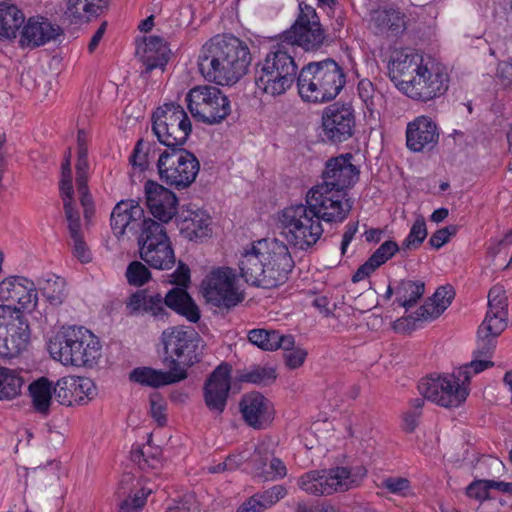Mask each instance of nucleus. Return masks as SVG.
<instances>
[{
  "instance_id": "nucleus-11",
  "label": "nucleus",
  "mask_w": 512,
  "mask_h": 512,
  "mask_svg": "<svg viewBox=\"0 0 512 512\" xmlns=\"http://www.w3.org/2000/svg\"><path fill=\"white\" fill-rule=\"evenodd\" d=\"M138 244L141 259L150 267L169 270L175 265V253L166 229L155 220L144 221Z\"/></svg>"
},
{
  "instance_id": "nucleus-24",
  "label": "nucleus",
  "mask_w": 512,
  "mask_h": 512,
  "mask_svg": "<svg viewBox=\"0 0 512 512\" xmlns=\"http://www.w3.org/2000/svg\"><path fill=\"white\" fill-rule=\"evenodd\" d=\"M439 128L428 116H418L407 124L406 146L412 152H429L438 144Z\"/></svg>"
},
{
  "instance_id": "nucleus-36",
  "label": "nucleus",
  "mask_w": 512,
  "mask_h": 512,
  "mask_svg": "<svg viewBox=\"0 0 512 512\" xmlns=\"http://www.w3.org/2000/svg\"><path fill=\"white\" fill-rule=\"evenodd\" d=\"M404 14L389 8L377 10L372 15V22L379 33L398 36L405 30Z\"/></svg>"
},
{
  "instance_id": "nucleus-5",
  "label": "nucleus",
  "mask_w": 512,
  "mask_h": 512,
  "mask_svg": "<svg viewBox=\"0 0 512 512\" xmlns=\"http://www.w3.org/2000/svg\"><path fill=\"white\" fill-rule=\"evenodd\" d=\"M48 351L63 365L92 367L101 357V343L90 330L69 327L49 340Z\"/></svg>"
},
{
  "instance_id": "nucleus-52",
  "label": "nucleus",
  "mask_w": 512,
  "mask_h": 512,
  "mask_svg": "<svg viewBox=\"0 0 512 512\" xmlns=\"http://www.w3.org/2000/svg\"><path fill=\"white\" fill-rule=\"evenodd\" d=\"M507 296L503 286L495 285L488 293V311L491 312H508Z\"/></svg>"
},
{
  "instance_id": "nucleus-50",
  "label": "nucleus",
  "mask_w": 512,
  "mask_h": 512,
  "mask_svg": "<svg viewBox=\"0 0 512 512\" xmlns=\"http://www.w3.org/2000/svg\"><path fill=\"white\" fill-rule=\"evenodd\" d=\"M126 278L130 285L142 286L150 280L151 273L143 263L133 261L127 267Z\"/></svg>"
},
{
  "instance_id": "nucleus-25",
  "label": "nucleus",
  "mask_w": 512,
  "mask_h": 512,
  "mask_svg": "<svg viewBox=\"0 0 512 512\" xmlns=\"http://www.w3.org/2000/svg\"><path fill=\"white\" fill-rule=\"evenodd\" d=\"M143 208L134 200H122L112 210L110 222L113 234L119 239L126 231L136 234L148 220Z\"/></svg>"
},
{
  "instance_id": "nucleus-16",
  "label": "nucleus",
  "mask_w": 512,
  "mask_h": 512,
  "mask_svg": "<svg viewBox=\"0 0 512 512\" xmlns=\"http://www.w3.org/2000/svg\"><path fill=\"white\" fill-rule=\"evenodd\" d=\"M449 77L445 67L431 57L418 71L416 77L405 84L402 92L407 97L420 102H428L442 96L448 89Z\"/></svg>"
},
{
  "instance_id": "nucleus-53",
  "label": "nucleus",
  "mask_w": 512,
  "mask_h": 512,
  "mask_svg": "<svg viewBox=\"0 0 512 512\" xmlns=\"http://www.w3.org/2000/svg\"><path fill=\"white\" fill-rule=\"evenodd\" d=\"M379 488L386 489L390 493L400 496H407L410 491L411 484L404 477H387L378 484Z\"/></svg>"
},
{
  "instance_id": "nucleus-1",
  "label": "nucleus",
  "mask_w": 512,
  "mask_h": 512,
  "mask_svg": "<svg viewBox=\"0 0 512 512\" xmlns=\"http://www.w3.org/2000/svg\"><path fill=\"white\" fill-rule=\"evenodd\" d=\"M316 192L308 191L305 204L286 207L280 217L286 240L299 250H308L320 240L324 231L321 221L337 223L347 218L346 210L337 207L335 200H325Z\"/></svg>"
},
{
  "instance_id": "nucleus-46",
  "label": "nucleus",
  "mask_w": 512,
  "mask_h": 512,
  "mask_svg": "<svg viewBox=\"0 0 512 512\" xmlns=\"http://www.w3.org/2000/svg\"><path fill=\"white\" fill-rule=\"evenodd\" d=\"M358 94L364 102L370 114L378 112V108L382 105L383 95L381 92L376 91L372 82L363 79L358 83Z\"/></svg>"
},
{
  "instance_id": "nucleus-57",
  "label": "nucleus",
  "mask_w": 512,
  "mask_h": 512,
  "mask_svg": "<svg viewBox=\"0 0 512 512\" xmlns=\"http://www.w3.org/2000/svg\"><path fill=\"white\" fill-rule=\"evenodd\" d=\"M454 296L455 292L451 286H441L429 300L439 308L438 311L443 313L451 304Z\"/></svg>"
},
{
  "instance_id": "nucleus-2",
  "label": "nucleus",
  "mask_w": 512,
  "mask_h": 512,
  "mask_svg": "<svg viewBox=\"0 0 512 512\" xmlns=\"http://www.w3.org/2000/svg\"><path fill=\"white\" fill-rule=\"evenodd\" d=\"M238 267L248 284L271 289L286 282L294 261L286 244L277 239H262L243 250Z\"/></svg>"
},
{
  "instance_id": "nucleus-18",
  "label": "nucleus",
  "mask_w": 512,
  "mask_h": 512,
  "mask_svg": "<svg viewBox=\"0 0 512 512\" xmlns=\"http://www.w3.org/2000/svg\"><path fill=\"white\" fill-rule=\"evenodd\" d=\"M201 290L207 302L231 308L240 303L244 296L236 284V276L231 268L212 270L201 283Z\"/></svg>"
},
{
  "instance_id": "nucleus-64",
  "label": "nucleus",
  "mask_w": 512,
  "mask_h": 512,
  "mask_svg": "<svg viewBox=\"0 0 512 512\" xmlns=\"http://www.w3.org/2000/svg\"><path fill=\"white\" fill-rule=\"evenodd\" d=\"M496 76L503 85H512V59L498 64Z\"/></svg>"
},
{
  "instance_id": "nucleus-15",
  "label": "nucleus",
  "mask_w": 512,
  "mask_h": 512,
  "mask_svg": "<svg viewBox=\"0 0 512 512\" xmlns=\"http://www.w3.org/2000/svg\"><path fill=\"white\" fill-rule=\"evenodd\" d=\"M418 390L425 399L445 408L460 406L470 392V388L460 380L456 370L451 374L422 379Z\"/></svg>"
},
{
  "instance_id": "nucleus-12",
  "label": "nucleus",
  "mask_w": 512,
  "mask_h": 512,
  "mask_svg": "<svg viewBox=\"0 0 512 512\" xmlns=\"http://www.w3.org/2000/svg\"><path fill=\"white\" fill-rule=\"evenodd\" d=\"M192 116L200 122L214 125L221 123L231 112L230 100L215 86H196L186 95Z\"/></svg>"
},
{
  "instance_id": "nucleus-28",
  "label": "nucleus",
  "mask_w": 512,
  "mask_h": 512,
  "mask_svg": "<svg viewBox=\"0 0 512 512\" xmlns=\"http://www.w3.org/2000/svg\"><path fill=\"white\" fill-rule=\"evenodd\" d=\"M52 387L57 402L65 406L80 403L84 399L83 394L90 398L94 390L91 380L74 376L63 377Z\"/></svg>"
},
{
  "instance_id": "nucleus-47",
  "label": "nucleus",
  "mask_w": 512,
  "mask_h": 512,
  "mask_svg": "<svg viewBox=\"0 0 512 512\" xmlns=\"http://www.w3.org/2000/svg\"><path fill=\"white\" fill-rule=\"evenodd\" d=\"M276 379V371L271 367L255 366L249 371L243 373L240 377L242 382L269 385Z\"/></svg>"
},
{
  "instance_id": "nucleus-7",
  "label": "nucleus",
  "mask_w": 512,
  "mask_h": 512,
  "mask_svg": "<svg viewBox=\"0 0 512 512\" xmlns=\"http://www.w3.org/2000/svg\"><path fill=\"white\" fill-rule=\"evenodd\" d=\"M366 474L367 470L362 465L311 470L298 478L297 485L302 491L310 495H332L357 488Z\"/></svg>"
},
{
  "instance_id": "nucleus-23",
  "label": "nucleus",
  "mask_w": 512,
  "mask_h": 512,
  "mask_svg": "<svg viewBox=\"0 0 512 512\" xmlns=\"http://www.w3.org/2000/svg\"><path fill=\"white\" fill-rule=\"evenodd\" d=\"M145 203L149 212L161 223H168L177 214L176 195L161 184L148 180L144 185Z\"/></svg>"
},
{
  "instance_id": "nucleus-29",
  "label": "nucleus",
  "mask_w": 512,
  "mask_h": 512,
  "mask_svg": "<svg viewBox=\"0 0 512 512\" xmlns=\"http://www.w3.org/2000/svg\"><path fill=\"white\" fill-rule=\"evenodd\" d=\"M240 410L245 422L256 429L266 427L272 418L269 400L258 392L244 395L240 401Z\"/></svg>"
},
{
  "instance_id": "nucleus-10",
  "label": "nucleus",
  "mask_w": 512,
  "mask_h": 512,
  "mask_svg": "<svg viewBox=\"0 0 512 512\" xmlns=\"http://www.w3.org/2000/svg\"><path fill=\"white\" fill-rule=\"evenodd\" d=\"M152 131L158 141L168 148L183 149L192 126L183 107L176 103H166L152 115Z\"/></svg>"
},
{
  "instance_id": "nucleus-19",
  "label": "nucleus",
  "mask_w": 512,
  "mask_h": 512,
  "mask_svg": "<svg viewBox=\"0 0 512 512\" xmlns=\"http://www.w3.org/2000/svg\"><path fill=\"white\" fill-rule=\"evenodd\" d=\"M354 109L349 104L335 103L326 107L321 117V136L326 142L339 144L350 139L355 131Z\"/></svg>"
},
{
  "instance_id": "nucleus-38",
  "label": "nucleus",
  "mask_w": 512,
  "mask_h": 512,
  "mask_svg": "<svg viewBox=\"0 0 512 512\" xmlns=\"http://www.w3.org/2000/svg\"><path fill=\"white\" fill-rule=\"evenodd\" d=\"M211 219L209 215L202 210H188L184 215L182 229L187 236L192 239L203 238L209 235Z\"/></svg>"
},
{
  "instance_id": "nucleus-13",
  "label": "nucleus",
  "mask_w": 512,
  "mask_h": 512,
  "mask_svg": "<svg viewBox=\"0 0 512 512\" xmlns=\"http://www.w3.org/2000/svg\"><path fill=\"white\" fill-rule=\"evenodd\" d=\"M160 179L177 189L189 187L200 169L197 157L186 149L165 150L157 162Z\"/></svg>"
},
{
  "instance_id": "nucleus-59",
  "label": "nucleus",
  "mask_w": 512,
  "mask_h": 512,
  "mask_svg": "<svg viewBox=\"0 0 512 512\" xmlns=\"http://www.w3.org/2000/svg\"><path fill=\"white\" fill-rule=\"evenodd\" d=\"M490 480H477L472 482L466 489V493L470 498L477 500H485L489 496L491 486Z\"/></svg>"
},
{
  "instance_id": "nucleus-33",
  "label": "nucleus",
  "mask_w": 512,
  "mask_h": 512,
  "mask_svg": "<svg viewBox=\"0 0 512 512\" xmlns=\"http://www.w3.org/2000/svg\"><path fill=\"white\" fill-rule=\"evenodd\" d=\"M287 495V489L283 485H274L262 492L255 493L244 501L236 512H263Z\"/></svg>"
},
{
  "instance_id": "nucleus-60",
  "label": "nucleus",
  "mask_w": 512,
  "mask_h": 512,
  "mask_svg": "<svg viewBox=\"0 0 512 512\" xmlns=\"http://www.w3.org/2000/svg\"><path fill=\"white\" fill-rule=\"evenodd\" d=\"M169 282L176 285V287L186 288L190 283V269L189 267L179 262L177 269L170 275Z\"/></svg>"
},
{
  "instance_id": "nucleus-51",
  "label": "nucleus",
  "mask_w": 512,
  "mask_h": 512,
  "mask_svg": "<svg viewBox=\"0 0 512 512\" xmlns=\"http://www.w3.org/2000/svg\"><path fill=\"white\" fill-rule=\"evenodd\" d=\"M492 366L493 362L489 360H472L470 363L464 364L455 370L458 373L460 380L466 383L469 387L470 380L473 375H476Z\"/></svg>"
},
{
  "instance_id": "nucleus-43",
  "label": "nucleus",
  "mask_w": 512,
  "mask_h": 512,
  "mask_svg": "<svg viewBox=\"0 0 512 512\" xmlns=\"http://www.w3.org/2000/svg\"><path fill=\"white\" fill-rule=\"evenodd\" d=\"M23 383L16 370L0 367V400H10L18 396Z\"/></svg>"
},
{
  "instance_id": "nucleus-45",
  "label": "nucleus",
  "mask_w": 512,
  "mask_h": 512,
  "mask_svg": "<svg viewBox=\"0 0 512 512\" xmlns=\"http://www.w3.org/2000/svg\"><path fill=\"white\" fill-rule=\"evenodd\" d=\"M507 316L508 312L497 313L488 311L478 329V334L481 336L497 337L507 326Z\"/></svg>"
},
{
  "instance_id": "nucleus-41",
  "label": "nucleus",
  "mask_w": 512,
  "mask_h": 512,
  "mask_svg": "<svg viewBox=\"0 0 512 512\" xmlns=\"http://www.w3.org/2000/svg\"><path fill=\"white\" fill-rule=\"evenodd\" d=\"M425 285L422 281L401 280L395 288L396 302L408 309L423 296Z\"/></svg>"
},
{
  "instance_id": "nucleus-35",
  "label": "nucleus",
  "mask_w": 512,
  "mask_h": 512,
  "mask_svg": "<svg viewBox=\"0 0 512 512\" xmlns=\"http://www.w3.org/2000/svg\"><path fill=\"white\" fill-rule=\"evenodd\" d=\"M64 212L66 220L68 221L69 234L73 242L74 255L81 262L90 261V253L81 233L80 215L78 211L75 209L73 204H71L69 201H66Z\"/></svg>"
},
{
  "instance_id": "nucleus-17",
  "label": "nucleus",
  "mask_w": 512,
  "mask_h": 512,
  "mask_svg": "<svg viewBox=\"0 0 512 512\" xmlns=\"http://www.w3.org/2000/svg\"><path fill=\"white\" fill-rule=\"evenodd\" d=\"M300 14L294 25L284 32L283 38L287 48L294 52V45L306 51L318 49L324 42L325 34L316 10L307 4L299 5Z\"/></svg>"
},
{
  "instance_id": "nucleus-9",
  "label": "nucleus",
  "mask_w": 512,
  "mask_h": 512,
  "mask_svg": "<svg viewBox=\"0 0 512 512\" xmlns=\"http://www.w3.org/2000/svg\"><path fill=\"white\" fill-rule=\"evenodd\" d=\"M162 341L167 355L165 366L176 374L182 372L186 379V369L200 360L198 350L201 337L191 327H173L162 333Z\"/></svg>"
},
{
  "instance_id": "nucleus-48",
  "label": "nucleus",
  "mask_w": 512,
  "mask_h": 512,
  "mask_svg": "<svg viewBox=\"0 0 512 512\" xmlns=\"http://www.w3.org/2000/svg\"><path fill=\"white\" fill-rule=\"evenodd\" d=\"M276 331L267 329H253L248 333L249 341L266 351L276 350Z\"/></svg>"
},
{
  "instance_id": "nucleus-54",
  "label": "nucleus",
  "mask_w": 512,
  "mask_h": 512,
  "mask_svg": "<svg viewBox=\"0 0 512 512\" xmlns=\"http://www.w3.org/2000/svg\"><path fill=\"white\" fill-rule=\"evenodd\" d=\"M62 178L60 181V192L63 200V204L65 205L66 201L72 203V194H73V186H72V173H71V162L68 159H64L62 163Z\"/></svg>"
},
{
  "instance_id": "nucleus-37",
  "label": "nucleus",
  "mask_w": 512,
  "mask_h": 512,
  "mask_svg": "<svg viewBox=\"0 0 512 512\" xmlns=\"http://www.w3.org/2000/svg\"><path fill=\"white\" fill-rule=\"evenodd\" d=\"M24 20L25 16L17 6L6 2L0 3V37L15 38Z\"/></svg>"
},
{
  "instance_id": "nucleus-6",
  "label": "nucleus",
  "mask_w": 512,
  "mask_h": 512,
  "mask_svg": "<svg viewBox=\"0 0 512 512\" xmlns=\"http://www.w3.org/2000/svg\"><path fill=\"white\" fill-rule=\"evenodd\" d=\"M297 70L292 51L284 43H280L257 65L256 88L269 96L282 95L292 87Z\"/></svg>"
},
{
  "instance_id": "nucleus-32",
  "label": "nucleus",
  "mask_w": 512,
  "mask_h": 512,
  "mask_svg": "<svg viewBox=\"0 0 512 512\" xmlns=\"http://www.w3.org/2000/svg\"><path fill=\"white\" fill-rule=\"evenodd\" d=\"M129 378L140 385L157 388L182 381L185 379V375L182 372L181 374H176L172 369H168V372H163L150 367H138L131 371Z\"/></svg>"
},
{
  "instance_id": "nucleus-26",
  "label": "nucleus",
  "mask_w": 512,
  "mask_h": 512,
  "mask_svg": "<svg viewBox=\"0 0 512 512\" xmlns=\"http://www.w3.org/2000/svg\"><path fill=\"white\" fill-rule=\"evenodd\" d=\"M62 34L60 26L44 17H31L23 26L20 38L22 47L36 48L55 40Z\"/></svg>"
},
{
  "instance_id": "nucleus-14",
  "label": "nucleus",
  "mask_w": 512,
  "mask_h": 512,
  "mask_svg": "<svg viewBox=\"0 0 512 512\" xmlns=\"http://www.w3.org/2000/svg\"><path fill=\"white\" fill-rule=\"evenodd\" d=\"M30 328L25 315L11 305H0V356L15 357L26 350Z\"/></svg>"
},
{
  "instance_id": "nucleus-58",
  "label": "nucleus",
  "mask_w": 512,
  "mask_h": 512,
  "mask_svg": "<svg viewBox=\"0 0 512 512\" xmlns=\"http://www.w3.org/2000/svg\"><path fill=\"white\" fill-rule=\"evenodd\" d=\"M165 297L162 298L160 294H148L144 312L150 313L156 318L163 319L166 315Z\"/></svg>"
},
{
  "instance_id": "nucleus-22",
  "label": "nucleus",
  "mask_w": 512,
  "mask_h": 512,
  "mask_svg": "<svg viewBox=\"0 0 512 512\" xmlns=\"http://www.w3.org/2000/svg\"><path fill=\"white\" fill-rule=\"evenodd\" d=\"M0 301L8 303L12 308H34L38 301V293L33 281L20 276H11L0 282Z\"/></svg>"
},
{
  "instance_id": "nucleus-27",
  "label": "nucleus",
  "mask_w": 512,
  "mask_h": 512,
  "mask_svg": "<svg viewBox=\"0 0 512 512\" xmlns=\"http://www.w3.org/2000/svg\"><path fill=\"white\" fill-rule=\"evenodd\" d=\"M249 465L255 476L264 480L283 478L287 474L283 461L275 457L268 445L264 443L254 447L253 453L250 454Z\"/></svg>"
},
{
  "instance_id": "nucleus-61",
  "label": "nucleus",
  "mask_w": 512,
  "mask_h": 512,
  "mask_svg": "<svg viewBox=\"0 0 512 512\" xmlns=\"http://www.w3.org/2000/svg\"><path fill=\"white\" fill-rule=\"evenodd\" d=\"M143 141L139 140L129 158V162L134 169L140 172L144 171L148 166L147 154L142 149Z\"/></svg>"
},
{
  "instance_id": "nucleus-8",
  "label": "nucleus",
  "mask_w": 512,
  "mask_h": 512,
  "mask_svg": "<svg viewBox=\"0 0 512 512\" xmlns=\"http://www.w3.org/2000/svg\"><path fill=\"white\" fill-rule=\"evenodd\" d=\"M352 160L351 153L329 159L322 173L323 182L309 190L317 191L316 196L321 195L325 200H335L337 207L341 206L346 210V216L352 208L349 199L346 198V189L353 186L359 176V170Z\"/></svg>"
},
{
  "instance_id": "nucleus-44",
  "label": "nucleus",
  "mask_w": 512,
  "mask_h": 512,
  "mask_svg": "<svg viewBox=\"0 0 512 512\" xmlns=\"http://www.w3.org/2000/svg\"><path fill=\"white\" fill-rule=\"evenodd\" d=\"M427 237L426 223L423 217H418L413 223L408 236L402 242L401 255L408 256V251L415 250L421 246Z\"/></svg>"
},
{
  "instance_id": "nucleus-62",
  "label": "nucleus",
  "mask_w": 512,
  "mask_h": 512,
  "mask_svg": "<svg viewBox=\"0 0 512 512\" xmlns=\"http://www.w3.org/2000/svg\"><path fill=\"white\" fill-rule=\"evenodd\" d=\"M308 352L300 347L292 349V351L285 354V363L291 369L299 368L303 365Z\"/></svg>"
},
{
  "instance_id": "nucleus-20",
  "label": "nucleus",
  "mask_w": 512,
  "mask_h": 512,
  "mask_svg": "<svg viewBox=\"0 0 512 512\" xmlns=\"http://www.w3.org/2000/svg\"><path fill=\"white\" fill-rule=\"evenodd\" d=\"M427 57L412 48L396 50L388 63V75L397 89L404 91L425 64Z\"/></svg>"
},
{
  "instance_id": "nucleus-40",
  "label": "nucleus",
  "mask_w": 512,
  "mask_h": 512,
  "mask_svg": "<svg viewBox=\"0 0 512 512\" xmlns=\"http://www.w3.org/2000/svg\"><path fill=\"white\" fill-rule=\"evenodd\" d=\"M29 392L36 412L47 415L52 399V382L45 377H41L29 385Z\"/></svg>"
},
{
  "instance_id": "nucleus-3",
  "label": "nucleus",
  "mask_w": 512,
  "mask_h": 512,
  "mask_svg": "<svg viewBox=\"0 0 512 512\" xmlns=\"http://www.w3.org/2000/svg\"><path fill=\"white\" fill-rule=\"evenodd\" d=\"M248 46L231 35H217L206 42L198 56V67L205 79L218 85H232L248 71Z\"/></svg>"
},
{
  "instance_id": "nucleus-4",
  "label": "nucleus",
  "mask_w": 512,
  "mask_h": 512,
  "mask_svg": "<svg viewBox=\"0 0 512 512\" xmlns=\"http://www.w3.org/2000/svg\"><path fill=\"white\" fill-rule=\"evenodd\" d=\"M346 82L341 66L332 59L310 62L297 77L300 97L311 103H324L333 100Z\"/></svg>"
},
{
  "instance_id": "nucleus-49",
  "label": "nucleus",
  "mask_w": 512,
  "mask_h": 512,
  "mask_svg": "<svg viewBox=\"0 0 512 512\" xmlns=\"http://www.w3.org/2000/svg\"><path fill=\"white\" fill-rule=\"evenodd\" d=\"M397 252L401 254V246L393 240L383 242L376 251L369 257V261L374 267L379 268L381 265L391 259Z\"/></svg>"
},
{
  "instance_id": "nucleus-21",
  "label": "nucleus",
  "mask_w": 512,
  "mask_h": 512,
  "mask_svg": "<svg viewBox=\"0 0 512 512\" xmlns=\"http://www.w3.org/2000/svg\"><path fill=\"white\" fill-rule=\"evenodd\" d=\"M231 366L221 363L208 376L203 387L204 401L208 409L221 414L226 408L231 389Z\"/></svg>"
},
{
  "instance_id": "nucleus-39",
  "label": "nucleus",
  "mask_w": 512,
  "mask_h": 512,
  "mask_svg": "<svg viewBox=\"0 0 512 512\" xmlns=\"http://www.w3.org/2000/svg\"><path fill=\"white\" fill-rule=\"evenodd\" d=\"M103 0H67L65 15L72 23L88 22L98 15Z\"/></svg>"
},
{
  "instance_id": "nucleus-42",
  "label": "nucleus",
  "mask_w": 512,
  "mask_h": 512,
  "mask_svg": "<svg viewBox=\"0 0 512 512\" xmlns=\"http://www.w3.org/2000/svg\"><path fill=\"white\" fill-rule=\"evenodd\" d=\"M42 295L53 306L61 305L66 296V282L59 276H50L39 283Z\"/></svg>"
},
{
  "instance_id": "nucleus-63",
  "label": "nucleus",
  "mask_w": 512,
  "mask_h": 512,
  "mask_svg": "<svg viewBox=\"0 0 512 512\" xmlns=\"http://www.w3.org/2000/svg\"><path fill=\"white\" fill-rule=\"evenodd\" d=\"M147 296L148 293L146 290H139L129 297L127 308L132 314L138 313L140 311L144 312Z\"/></svg>"
},
{
  "instance_id": "nucleus-31",
  "label": "nucleus",
  "mask_w": 512,
  "mask_h": 512,
  "mask_svg": "<svg viewBox=\"0 0 512 512\" xmlns=\"http://www.w3.org/2000/svg\"><path fill=\"white\" fill-rule=\"evenodd\" d=\"M166 307L196 323L200 319V310L186 288L174 287L165 295Z\"/></svg>"
},
{
  "instance_id": "nucleus-56",
  "label": "nucleus",
  "mask_w": 512,
  "mask_h": 512,
  "mask_svg": "<svg viewBox=\"0 0 512 512\" xmlns=\"http://www.w3.org/2000/svg\"><path fill=\"white\" fill-rule=\"evenodd\" d=\"M150 402V414L158 425H165L166 418V402L159 393H153L149 399Z\"/></svg>"
},
{
  "instance_id": "nucleus-30",
  "label": "nucleus",
  "mask_w": 512,
  "mask_h": 512,
  "mask_svg": "<svg viewBox=\"0 0 512 512\" xmlns=\"http://www.w3.org/2000/svg\"><path fill=\"white\" fill-rule=\"evenodd\" d=\"M170 50L163 38L149 36L138 46L136 54L146 68V72L153 69H163L168 62Z\"/></svg>"
},
{
  "instance_id": "nucleus-34",
  "label": "nucleus",
  "mask_w": 512,
  "mask_h": 512,
  "mask_svg": "<svg viewBox=\"0 0 512 512\" xmlns=\"http://www.w3.org/2000/svg\"><path fill=\"white\" fill-rule=\"evenodd\" d=\"M134 484V478L130 474L125 475L118 487V496L124 499L119 505V512H140L145 504L151 489L141 488L131 494L130 490Z\"/></svg>"
},
{
  "instance_id": "nucleus-55",
  "label": "nucleus",
  "mask_w": 512,
  "mask_h": 512,
  "mask_svg": "<svg viewBox=\"0 0 512 512\" xmlns=\"http://www.w3.org/2000/svg\"><path fill=\"white\" fill-rule=\"evenodd\" d=\"M438 309L439 308L428 298L425 303L416 310L414 315L410 316L405 321L412 320L414 323L417 321H433L442 314V311H438Z\"/></svg>"
}]
</instances>
